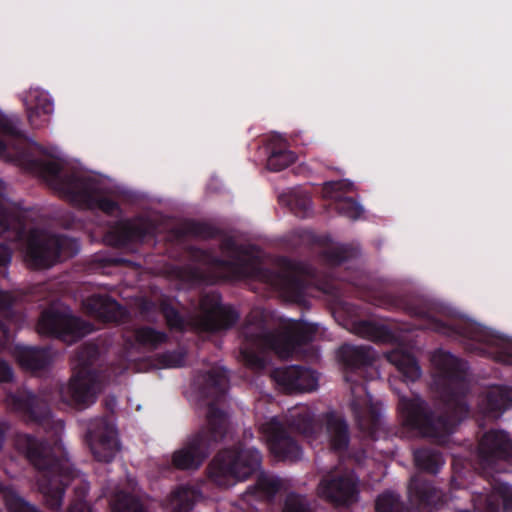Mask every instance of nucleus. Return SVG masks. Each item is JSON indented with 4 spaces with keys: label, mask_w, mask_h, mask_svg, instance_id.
<instances>
[{
    "label": "nucleus",
    "mask_w": 512,
    "mask_h": 512,
    "mask_svg": "<svg viewBox=\"0 0 512 512\" xmlns=\"http://www.w3.org/2000/svg\"><path fill=\"white\" fill-rule=\"evenodd\" d=\"M119 451V445L115 437L110 434H103L97 446L92 448L93 455L97 461L110 463L114 460L117 452Z\"/></svg>",
    "instance_id": "obj_38"
},
{
    "label": "nucleus",
    "mask_w": 512,
    "mask_h": 512,
    "mask_svg": "<svg viewBox=\"0 0 512 512\" xmlns=\"http://www.w3.org/2000/svg\"><path fill=\"white\" fill-rule=\"evenodd\" d=\"M123 261H124V260H123V259H121V258H115V259H113V260H112V263H114V264H119V263H122Z\"/></svg>",
    "instance_id": "obj_55"
},
{
    "label": "nucleus",
    "mask_w": 512,
    "mask_h": 512,
    "mask_svg": "<svg viewBox=\"0 0 512 512\" xmlns=\"http://www.w3.org/2000/svg\"><path fill=\"white\" fill-rule=\"evenodd\" d=\"M18 365L26 371L46 370L51 362V350L48 347L16 345L13 350Z\"/></svg>",
    "instance_id": "obj_24"
},
{
    "label": "nucleus",
    "mask_w": 512,
    "mask_h": 512,
    "mask_svg": "<svg viewBox=\"0 0 512 512\" xmlns=\"http://www.w3.org/2000/svg\"><path fill=\"white\" fill-rule=\"evenodd\" d=\"M33 145H34L36 148L40 149V146H39L37 143H33Z\"/></svg>",
    "instance_id": "obj_56"
},
{
    "label": "nucleus",
    "mask_w": 512,
    "mask_h": 512,
    "mask_svg": "<svg viewBox=\"0 0 512 512\" xmlns=\"http://www.w3.org/2000/svg\"><path fill=\"white\" fill-rule=\"evenodd\" d=\"M416 467L430 474H437L444 464L442 453L437 448L421 447L413 452Z\"/></svg>",
    "instance_id": "obj_30"
},
{
    "label": "nucleus",
    "mask_w": 512,
    "mask_h": 512,
    "mask_svg": "<svg viewBox=\"0 0 512 512\" xmlns=\"http://www.w3.org/2000/svg\"><path fill=\"white\" fill-rule=\"evenodd\" d=\"M485 411L493 417H498L512 407V388L507 386L492 387L484 400Z\"/></svg>",
    "instance_id": "obj_29"
},
{
    "label": "nucleus",
    "mask_w": 512,
    "mask_h": 512,
    "mask_svg": "<svg viewBox=\"0 0 512 512\" xmlns=\"http://www.w3.org/2000/svg\"><path fill=\"white\" fill-rule=\"evenodd\" d=\"M12 217V211L7 206L0 203V235L9 231Z\"/></svg>",
    "instance_id": "obj_46"
},
{
    "label": "nucleus",
    "mask_w": 512,
    "mask_h": 512,
    "mask_svg": "<svg viewBox=\"0 0 512 512\" xmlns=\"http://www.w3.org/2000/svg\"><path fill=\"white\" fill-rule=\"evenodd\" d=\"M262 463L261 452L238 442L222 449L208 465V477L218 486H230L243 481L257 472Z\"/></svg>",
    "instance_id": "obj_9"
},
{
    "label": "nucleus",
    "mask_w": 512,
    "mask_h": 512,
    "mask_svg": "<svg viewBox=\"0 0 512 512\" xmlns=\"http://www.w3.org/2000/svg\"><path fill=\"white\" fill-rule=\"evenodd\" d=\"M30 98L27 117L30 125L38 129L48 122V116L53 112V102L47 95L38 91L31 93Z\"/></svg>",
    "instance_id": "obj_27"
},
{
    "label": "nucleus",
    "mask_w": 512,
    "mask_h": 512,
    "mask_svg": "<svg viewBox=\"0 0 512 512\" xmlns=\"http://www.w3.org/2000/svg\"><path fill=\"white\" fill-rule=\"evenodd\" d=\"M376 512H405L400 495L391 491L381 493L375 501Z\"/></svg>",
    "instance_id": "obj_41"
},
{
    "label": "nucleus",
    "mask_w": 512,
    "mask_h": 512,
    "mask_svg": "<svg viewBox=\"0 0 512 512\" xmlns=\"http://www.w3.org/2000/svg\"><path fill=\"white\" fill-rule=\"evenodd\" d=\"M279 478L261 472L254 485L247 488L246 493L261 499L272 500L281 489Z\"/></svg>",
    "instance_id": "obj_32"
},
{
    "label": "nucleus",
    "mask_w": 512,
    "mask_h": 512,
    "mask_svg": "<svg viewBox=\"0 0 512 512\" xmlns=\"http://www.w3.org/2000/svg\"><path fill=\"white\" fill-rule=\"evenodd\" d=\"M98 349L87 345L77 353L79 368L71 377L67 386L62 387L60 394L63 401L77 407H85L93 403L99 389L97 372L92 369L97 359Z\"/></svg>",
    "instance_id": "obj_11"
},
{
    "label": "nucleus",
    "mask_w": 512,
    "mask_h": 512,
    "mask_svg": "<svg viewBox=\"0 0 512 512\" xmlns=\"http://www.w3.org/2000/svg\"><path fill=\"white\" fill-rule=\"evenodd\" d=\"M315 333L313 326L302 323H293L282 331L270 330L264 312L252 309L240 328L243 338L241 354L248 365L262 368L266 351L289 357L297 347L312 342Z\"/></svg>",
    "instance_id": "obj_6"
},
{
    "label": "nucleus",
    "mask_w": 512,
    "mask_h": 512,
    "mask_svg": "<svg viewBox=\"0 0 512 512\" xmlns=\"http://www.w3.org/2000/svg\"><path fill=\"white\" fill-rule=\"evenodd\" d=\"M37 331L41 335L73 344L90 334L93 325L68 311L50 307L41 312Z\"/></svg>",
    "instance_id": "obj_12"
},
{
    "label": "nucleus",
    "mask_w": 512,
    "mask_h": 512,
    "mask_svg": "<svg viewBox=\"0 0 512 512\" xmlns=\"http://www.w3.org/2000/svg\"><path fill=\"white\" fill-rule=\"evenodd\" d=\"M14 303L15 299L11 293L0 290V312H10Z\"/></svg>",
    "instance_id": "obj_49"
},
{
    "label": "nucleus",
    "mask_w": 512,
    "mask_h": 512,
    "mask_svg": "<svg viewBox=\"0 0 512 512\" xmlns=\"http://www.w3.org/2000/svg\"><path fill=\"white\" fill-rule=\"evenodd\" d=\"M0 493L9 512H41L34 505L20 497L10 485L0 482Z\"/></svg>",
    "instance_id": "obj_37"
},
{
    "label": "nucleus",
    "mask_w": 512,
    "mask_h": 512,
    "mask_svg": "<svg viewBox=\"0 0 512 512\" xmlns=\"http://www.w3.org/2000/svg\"><path fill=\"white\" fill-rule=\"evenodd\" d=\"M195 385L200 394L211 399L207 411V425L188 437L183 446L172 454V465L178 470H197L210 456L215 446L226 435V414L217 407L228 390L229 379L223 368H212L199 373Z\"/></svg>",
    "instance_id": "obj_3"
},
{
    "label": "nucleus",
    "mask_w": 512,
    "mask_h": 512,
    "mask_svg": "<svg viewBox=\"0 0 512 512\" xmlns=\"http://www.w3.org/2000/svg\"><path fill=\"white\" fill-rule=\"evenodd\" d=\"M325 431L331 450L343 452L350 443V431L347 421L334 411L325 414Z\"/></svg>",
    "instance_id": "obj_25"
},
{
    "label": "nucleus",
    "mask_w": 512,
    "mask_h": 512,
    "mask_svg": "<svg viewBox=\"0 0 512 512\" xmlns=\"http://www.w3.org/2000/svg\"><path fill=\"white\" fill-rule=\"evenodd\" d=\"M272 376L287 393L313 391L318 386V379L314 372L298 365L277 368L273 371Z\"/></svg>",
    "instance_id": "obj_19"
},
{
    "label": "nucleus",
    "mask_w": 512,
    "mask_h": 512,
    "mask_svg": "<svg viewBox=\"0 0 512 512\" xmlns=\"http://www.w3.org/2000/svg\"><path fill=\"white\" fill-rule=\"evenodd\" d=\"M351 410L362 431L373 434L378 429L381 415L376 406L369 405L363 409L356 401H352Z\"/></svg>",
    "instance_id": "obj_31"
},
{
    "label": "nucleus",
    "mask_w": 512,
    "mask_h": 512,
    "mask_svg": "<svg viewBox=\"0 0 512 512\" xmlns=\"http://www.w3.org/2000/svg\"><path fill=\"white\" fill-rule=\"evenodd\" d=\"M14 372L11 365L0 358V383H8L13 380Z\"/></svg>",
    "instance_id": "obj_48"
},
{
    "label": "nucleus",
    "mask_w": 512,
    "mask_h": 512,
    "mask_svg": "<svg viewBox=\"0 0 512 512\" xmlns=\"http://www.w3.org/2000/svg\"><path fill=\"white\" fill-rule=\"evenodd\" d=\"M351 184L345 181H330L323 186V195L335 201V210L342 216L356 220L363 213L361 205L352 197H342Z\"/></svg>",
    "instance_id": "obj_23"
},
{
    "label": "nucleus",
    "mask_w": 512,
    "mask_h": 512,
    "mask_svg": "<svg viewBox=\"0 0 512 512\" xmlns=\"http://www.w3.org/2000/svg\"><path fill=\"white\" fill-rule=\"evenodd\" d=\"M19 124L17 117H9L0 112V133L7 137V141L0 137V156L8 155V149L11 148V160L27 172L46 181L49 176L57 174L59 164L35 157L31 144Z\"/></svg>",
    "instance_id": "obj_10"
},
{
    "label": "nucleus",
    "mask_w": 512,
    "mask_h": 512,
    "mask_svg": "<svg viewBox=\"0 0 512 512\" xmlns=\"http://www.w3.org/2000/svg\"><path fill=\"white\" fill-rule=\"evenodd\" d=\"M354 331L359 336L373 342H386L392 337L391 330L387 326L370 320L355 322Z\"/></svg>",
    "instance_id": "obj_35"
},
{
    "label": "nucleus",
    "mask_w": 512,
    "mask_h": 512,
    "mask_svg": "<svg viewBox=\"0 0 512 512\" xmlns=\"http://www.w3.org/2000/svg\"><path fill=\"white\" fill-rule=\"evenodd\" d=\"M158 226L149 218H140L138 222L126 220L119 222L112 231L117 246L142 243L146 239L155 238Z\"/></svg>",
    "instance_id": "obj_20"
},
{
    "label": "nucleus",
    "mask_w": 512,
    "mask_h": 512,
    "mask_svg": "<svg viewBox=\"0 0 512 512\" xmlns=\"http://www.w3.org/2000/svg\"><path fill=\"white\" fill-rule=\"evenodd\" d=\"M198 318L200 329L218 333L233 328L240 319V313L229 304H223L219 295H205L200 302Z\"/></svg>",
    "instance_id": "obj_14"
},
{
    "label": "nucleus",
    "mask_w": 512,
    "mask_h": 512,
    "mask_svg": "<svg viewBox=\"0 0 512 512\" xmlns=\"http://www.w3.org/2000/svg\"><path fill=\"white\" fill-rule=\"evenodd\" d=\"M287 204L296 216L305 218L311 209V198L307 193L291 192Z\"/></svg>",
    "instance_id": "obj_42"
},
{
    "label": "nucleus",
    "mask_w": 512,
    "mask_h": 512,
    "mask_svg": "<svg viewBox=\"0 0 512 512\" xmlns=\"http://www.w3.org/2000/svg\"><path fill=\"white\" fill-rule=\"evenodd\" d=\"M5 403L26 423L50 425L52 412L49 404L32 391L18 388L16 391L6 394Z\"/></svg>",
    "instance_id": "obj_13"
},
{
    "label": "nucleus",
    "mask_w": 512,
    "mask_h": 512,
    "mask_svg": "<svg viewBox=\"0 0 512 512\" xmlns=\"http://www.w3.org/2000/svg\"><path fill=\"white\" fill-rule=\"evenodd\" d=\"M160 312L165 318L169 329L176 331H183L185 329V320L173 305L168 302H162Z\"/></svg>",
    "instance_id": "obj_44"
},
{
    "label": "nucleus",
    "mask_w": 512,
    "mask_h": 512,
    "mask_svg": "<svg viewBox=\"0 0 512 512\" xmlns=\"http://www.w3.org/2000/svg\"><path fill=\"white\" fill-rule=\"evenodd\" d=\"M186 355L184 348L168 350L158 354L157 361L164 368H180L185 365Z\"/></svg>",
    "instance_id": "obj_43"
},
{
    "label": "nucleus",
    "mask_w": 512,
    "mask_h": 512,
    "mask_svg": "<svg viewBox=\"0 0 512 512\" xmlns=\"http://www.w3.org/2000/svg\"><path fill=\"white\" fill-rule=\"evenodd\" d=\"M112 512H148L142 501L125 491H118L111 500Z\"/></svg>",
    "instance_id": "obj_36"
},
{
    "label": "nucleus",
    "mask_w": 512,
    "mask_h": 512,
    "mask_svg": "<svg viewBox=\"0 0 512 512\" xmlns=\"http://www.w3.org/2000/svg\"><path fill=\"white\" fill-rule=\"evenodd\" d=\"M221 248L225 251L246 254V251H244L243 247L238 245L233 238L225 239L221 244Z\"/></svg>",
    "instance_id": "obj_51"
},
{
    "label": "nucleus",
    "mask_w": 512,
    "mask_h": 512,
    "mask_svg": "<svg viewBox=\"0 0 512 512\" xmlns=\"http://www.w3.org/2000/svg\"><path fill=\"white\" fill-rule=\"evenodd\" d=\"M358 253L359 250L356 247L344 244L324 250L321 256L328 265L339 266L344 262L355 258Z\"/></svg>",
    "instance_id": "obj_39"
},
{
    "label": "nucleus",
    "mask_w": 512,
    "mask_h": 512,
    "mask_svg": "<svg viewBox=\"0 0 512 512\" xmlns=\"http://www.w3.org/2000/svg\"><path fill=\"white\" fill-rule=\"evenodd\" d=\"M71 244L72 240L63 235H32L27 243L26 257L34 268H50Z\"/></svg>",
    "instance_id": "obj_15"
},
{
    "label": "nucleus",
    "mask_w": 512,
    "mask_h": 512,
    "mask_svg": "<svg viewBox=\"0 0 512 512\" xmlns=\"http://www.w3.org/2000/svg\"><path fill=\"white\" fill-rule=\"evenodd\" d=\"M83 305L90 316L102 322L117 323L126 316V310L108 295L93 294L83 302Z\"/></svg>",
    "instance_id": "obj_22"
},
{
    "label": "nucleus",
    "mask_w": 512,
    "mask_h": 512,
    "mask_svg": "<svg viewBox=\"0 0 512 512\" xmlns=\"http://www.w3.org/2000/svg\"><path fill=\"white\" fill-rule=\"evenodd\" d=\"M68 512H92V509L87 502L77 499L70 504Z\"/></svg>",
    "instance_id": "obj_53"
},
{
    "label": "nucleus",
    "mask_w": 512,
    "mask_h": 512,
    "mask_svg": "<svg viewBox=\"0 0 512 512\" xmlns=\"http://www.w3.org/2000/svg\"><path fill=\"white\" fill-rule=\"evenodd\" d=\"M338 359L345 368V380L353 385L361 384L354 378L359 375L367 379L366 370L372 365L374 355L369 346L343 344L338 350Z\"/></svg>",
    "instance_id": "obj_18"
},
{
    "label": "nucleus",
    "mask_w": 512,
    "mask_h": 512,
    "mask_svg": "<svg viewBox=\"0 0 512 512\" xmlns=\"http://www.w3.org/2000/svg\"><path fill=\"white\" fill-rule=\"evenodd\" d=\"M15 446L43 473L39 480V490L47 507L52 511H59L66 488L78 473L61 439L54 435L51 440H43L21 433L16 436Z\"/></svg>",
    "instance_id": "obj_4"
},
{
    "label": "nucleus",
    "mask_w": 512,
    "mask_h": 512,
    "mask_svg": "<svg viewBox=\"0 0 512 512\" xmlns=\"http://www.w3.org/2000/svg\"><path fill=\"white\" fill-rule=\"evenodd\" d=\"M45 182L75 206L98 209L109 216L121 211L117 201L101 195V183L92 176L76 171L63 172L59 164L57 174L49 176Z\"/></svg>",
    "instance_id": "obj_8"
},
{
    "label": "nucleus",
    "mask_w": 512,
    "mask_h": 512,
    "mask_svg": "<svg viewBox=\"0 0 512 512\" xmlns=\"http://www.w3.org/2000/svg\"><path fill=\"white\" fill-rule=\"evenodd\" d=\"M408 497L417 508H438L446 502V496L431 480L421 474L413 476L408 485Z\"/></svg>",
    "instance_id": "obj_21"
},
{
    "label": "nucleus",
    "mask_w": 512,
    "mask_h": 512,
    "mask_svg": "<svg viewBox=\"0 0 512 512\" xmlns=\"http://www.w3.org/2000/svg\"><path fill=\"white\" fill-rule=\"evenodd\" d=\"M12 259V250L7 244L0 243V267H6Z\"/></svg>",
    "instance_id": "obj_50"
},
{
    "label": "nucleus",
    "mask_w": 512,
    "mask_h": 512,
    "mask_svg": "<svg viewBox=\"0 0 512 512\" xmlns=\"http://www.w3.org/2000/svg\"><path fill=\"white\" fill-rule=\"evenodd\" d=\"M318 494L335 505H350L357 501V482L350 473L330 471L321 478Z\"/></svg>",
    "instance_id": "obj_17"
},
{
    "label": "nucleus",
    "mask_w": 512,
    "mask_h": 512,
    "mask_svg": "<svg viewBox=\"0 0 512 512\" xmlns=\"http://www.w3.org/2000/svg\"><path fill=\"white\" fill-rule=\"evenodd\" d=\"M133 338L135 344L155 350L165 344L169 337L164 331L156 330L150 326H140L133 330Z\"/></svg>",
    "instance_id": "obj_33"
},
{
    "label": "nucleus",
    "mask_w": 512,
    "mask_h": 512,
    "mask_svg": "<svg viewBox=\"0 0 512 512\" xmlns=\"http://www.w3.org/2000/svg\"><path fill=\"white\" fill-rule=\"evenodd\" d=\"M438 372L439 394L446 411L436 413L420 396H400L398 411L402 425L426 438L445 440L468 417L467 363L450 352L438 350L433 355Z\"/></svg>",
    "instance_id": "obj_1"
},
{
    "label": "nucleus",
    "mask_w": 512,
    "mask_h": 512,
    "mask_svg": "<svg viewBox=\"0 0 512 512\" xmlns=\"http://www.w3.org/2000/svg\"><path fill=\"white\" fill-rule=\"evenodd\" d=\"M282 512H312L300 496L289 495Z\"/></svg>",
    "instance_id": "obj_45"
},
{
    "label": "nucleus",
    "mask_w": 512,
    "mask_h": 512,
    "mask_svg": "<svg viewBox=\"0 0 512 512\" xmlns=\"http://www.w3.org/2000/svg\"><path fill=\"white\" fill-rule=\"evenodd\" d=\"M200 492L190 486H179L170 497L173 512H190L194 508Z\"/></svg>",
    "instance_id": "obj_34"
},
{
    "label": "nucleus",
    "mask_w": 512,
    "mask_h": 512,
    "mask_svg": "<svg viewBox=\"0 0 512 512\" xmlns=\"http://www.w3.org/2000/svg\"><path fill=\"white\" fill-rule=\"evenodd\" d=\"M10 342V329L5 321L0 320V349H4Z\"/></svg>",
    "instance_id": "obj_52"
},
{
    "label": "nucleus",
    "mask_w": 512,
    "mask_h": 512,
    "mask_svg": "<svg viewBox=\"0 0 512 512\" xmlns=\"http://www.w3.org/2000/svg\"><path fill=\"white\" fill-rule=\"evenodd\" d=\"M360 296L373 305L393 311H403L411 317L423 319L427 327L437 333L486 344L494 349L496 361L512 365V340L492 335L483 326L467 319L443 321L436 317L433 304L419 297H406L388 292L369 296L370 286L359 277Z\"/></svg>",
    "instance_id": "obj_2"
},
{
    "label": "nucleus",
    "mask_w": 512,
    "mask_h": 512,
    "mask_svg": "<svg viewBox=\"0 0 512 512\" xmlns=\"http://www.w3.org/2000/svg\"><path fill=\"white\" fill-rule=\"evenodd\" d=\"M191 257L218 272L223 280H258L278 290L291 302L299 305H305L307 302L308 281L293 273L294 263L287 258L282 259L287 271H277L264 267L252 259L240 256L231 260L223 259L200 248H191Z\"/></svg>",
    "instance_id": "obj_5"
},
{
    "label": "nucleus",
    "mask_w": 512,
    "mask_h": 512,
    "mask_svg": "<svg viewBox=\"0 0 512 512\" xmlns=\"http://www.w3.org/2000/svg\"><path fill=\"white\" fill-rule=\"evenodd\" d=\"M188 232L197 236L210 237L213 235V228L205 223L192 222L188 227Z\"/></svg>",
    "instance_id": "obj_47"
},
{
    "label": "nucleus",
    "mask_w": 512,
    "mask_h": 512,
    "mask_svg": "<svg viewBox=\"0 0 512 512\" xmlns=\"http://www.w3.org/2000/svg\"><path fill=\"white\" fill-rule=\"evenodd\" d=\"M296 160V154L284 147H274L267 159V168L274 172H279Z\"/></svg>",
    "instance_id": "obj_40"
},
{
    "label": "nucleus",
    "mask_w": 512,
    "mask_h": 512,
    "mask_svg": "<svg viewBox=\"0 0 512 512\" xmlns=\"http://www.w3.org/2000/svg\"><path fill=\"white\" fill-rule=\"evenodd\" d=\"M512 512V486L495 483L492 492L485 497L484 512Z\"/></svg>",
    "instance_id": "obj_28"
},
{
    "label": "nucleus",
    "mask_w": 512,
    "mask_h": 512,
    "mask_svg": "<svg viewBox=\"0 0 512 512\" xmlns=\"http://www.w3.org/2000/svg\"><path fill=\"white\" fill-rule=\"evenodd\" d=\"M9 429L10 425L6 421H0V450L3 448Z\"/></svg>",
    "instance_id": "obj_54"
},
{
    "label": "nucleus",
    "mask_w": 512,
    "mask_h": 512,
    "mask_svg": "<svg viewBox=\"0 0 512 512\" xmlns=\"http://www.w3.org/2000/svg\"><path fill=\"white\" fill-rule=\"evenodd\" d=\"M477 457L483 467L512 461V438L504 430L490 429L478 440Z\"/></svg>",
    "instance_id": "obj_16"
},
{
    "label": "nucleus",
    "mask_w": 512,
    "mask_h": 512,
    "mask_svg": "<svg viewBox=\"0 0 512 512\" xmlns=\"http://www.w3.org/2000/svg\"><path fill=\"white\" fill-rule=\"evenodd\" d=\"M289 428L305 437L315 438L320 427L307 407L292 412L286 423L274 416L261 425L270 453L279 461L296 462L301 459L302 448Z\"/></svg>",
    "instance_id": "obj_7"
},
{
    "label": "nucleus",
    "mask_w": 512,
    "mask_h": 512,
    "mask_svg": "<svg viewBox=\"0 0 512 512\" xmlns=\"http://www.w3.org/2000/svg\"><path fill=\"white\" fill-rule=\"evenodd\" d=\"M386 358L397 368L404 381L415 382L421 377V367L411 352L394 349L387 353Z\"/></svg>",
    "instance_id": "obj_26"
}]
</instances>
